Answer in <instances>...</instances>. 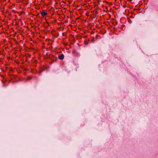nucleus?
I'll return each mask as SVG.
<instances>
[{
    "instance_id": "nucleus-1",
    "label": "nucleus",
    "mask_w": 158,
    "mask_h": 158,
    "mask_svg": "<svg viewBox=\"0 0 158 158\" xmlns=\"http://www.w3.org/2000/svg\"><path fill=\"white\" fill-rule=\"evenodd\" d=\"M47 15V13L45 11H43L41 13V15L42 17H44Z\"/></svg>"
},
{
    "instance_id": "nucleus-2",
    "label": "nucleus",
    "mask_w": 158,
    "mask_h": 158,
    "mask_svg": "<svg viewBox=\"0 0 158 158\" xmlns=\"http://www.w3.org/2000/svg\"><path fill=\"white\" fill-rule=\"evenodd\" d=\"M64 55L63 54H62L60 55L59 56L58 58L61 60H63L64 58Z\"/></svg>"
},
{
    "instance_id": "nucleus-3",
    "label": "nucleus",
    "mask_w": 158,
    "mask_h": 158,
    "mask_svg": "<svg viewBox=\"0 0 158 158\" xmlns=\"http://www.w3.org/2000/svg\"><path fill=\"white\" fill-rule=\"evenodd\" d=\"M32 77L31 76H29L28 77L27 79L28 80H30L31 79Z\"/></svg>"
}]
</instances>
